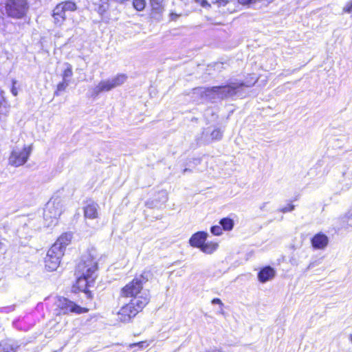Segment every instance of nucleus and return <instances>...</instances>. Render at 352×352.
Returning a JSON list of instances; mask_svg holds the SVG:
<instances>
[{
	"instance_id": "nucleus-41",
	"label": "nucleus",
	"mask_w": 352,
	"mask_h": 352,
	"mask_svg": "<svg viewBox=\"0 0 352 352\" xmlns=\"http://www.w3.org/2000/svg\"><path fill=\"white\" fill-rule=\"evenodd\" d=\"M350 340H351V341L352 342V334H351V336H350Z\"/></svg>"
},
{
	"instance_id": "nucleus-25",
	"label": "nucleus",
	"mask_w": 352,
	"mask_h": 352,
	"mask_svg": "<svg viewBox=\"0 0 352 352\" xmlns=\"http://www.w3.org/2000/svg\"><path fill=\"white\" fill-rule=\"evenodd\" d=\"M343 182H346V185H350L352 183V167L347 168L345 171L342 173Z\"/></svg>"
},
{
	"instance_id": "nucleus-31",
	"label": "nucleus",
	"mask_w": 352,
	"mask_h": 352,
	"mask_svg": "<svg viewBox=\"0 0 352 352\" xmlns=\"http://www.w3.org/2000/svg\"><path fill=\"white\" fill-rule=\"evenodd\" d=\"M0 352H14V349L8 345H0Z\"/></svg>"
},
{
	"instance_id": "nucleus-1",
	"label": "nucleus",
	"mask_w": 352,
	"mask_h": 352,
	"mask_svg": "<svg viewBox=\"0 0 352 352\" xmlns=\"http://www.w3.org/2000/svg\"><path fill=\"white\" fill-rule=\"evenodd\" d=\"M150 275L149 271L144 270L140 275L134 276L132 280L120 288V297L124 299H134L135 300H137L138 298L145 297L148 299V305L151 300L150 296L147 294H142V292L144 289V285L149 280Z\"/></svg>"
},
{
	"instance_id": "nucleus-9",
	"label": "nucleus",
	"mask_w": 352,
	"mask_h": 352,
	"mask_svg": "<svg viewBox=\"0 0 352 352\" xmlns=\"http://www.w3.org/2000/svg\"><path fill=\"white\" fill-rule=\"evenodd\" d=\"M65 253L52 245L47 251L44 258L45 268L48 272L56 271L59 267Z\"/></svg>"
},
{
	"instance_id": "nucleus-17",
	"label": "nucleus",
	"mask_w": 352,
	"mask_h": 352,
	"mask_svg": "<svg viewBox=\"0 0 352 352\" xmlns=\"http://www.w3.org/2000/svg\"><path fill=\"white\" fill-rule=\"evenodd\" d=\"M274 276V270L268 265L260 270L258 273V279L261 283H265L273 278Z\"/></svg>"
},
{
	"instance_id": "nucleus-8",
	"label": "nucleus",
	"mask_w": 352,
	"mask_h": 352,
	"mask_svg": "<svg viewBox=\"0 0 352 352\" xmlns=\"http://www.w3.org/2000/svg\"><path fill=\"white\" fill-rule=\"evenodd\" d=\"M127 76L124 74H118L112 79L101 80L98 85L94 87L91 92V96L97 97L102 92L109 91L114 88L122 85L126 80Z\"/></svg>"
},
{
	"instance_id": "nucleus-35",
	"label": "nucleus",
	"mask_w": 352,
	"mask_h": 352,
	"mask_svg": "<svg viewBox=\"0 0 352 352\" xmlns=\"http://www.w3.org/2000/svg\"><path fill=\"white\" fill-rule=\"evenodd\" d=\"M344 11L347 13H351L352 12V3L351 4L346 5L344 8Z\"/></svg>"
},
{
	"instance_id": "nucleus-7",
	"label": "nucleus",
	"mask_w": 352,
	"mask_h": 352,
	"mask_svg": "<svg viewBox=\"0 0 352 352\" xmlns=\"http://www.w3.org/2000/svg\"><path fill=\"white\" fill-rule=\"evenodd\" d=\"M98 270V265L96 258L91 255H85L76 263L74 268V274L94 277V274Z\"/></svg>"
},
{
	"instance_id": "nucleus-23",
	"label": "nucleus",
	"mask_w": 352,
	"mask_h": 352,
	"mask_svg": "<svg viewBox=\"0 0 352 352\" xmlns=\"http://www.w3.org/2000/svg\"><path fill=\"white\" fill-rule=\"evenodd\" d=\"M133 8L139 12L143 11L146 6V0H132Z\"/></svg>"
},
{
	"instance_id": "nucleus-20",
	"label": "nucleus",
	"mask_w": 352,
	"mask_h": 352,
	"mask_svg": "<svg viewBox=\"0 0 352 352\" xmlns=\"http://www.w3.org/2000/svg\"><path fill=\"white\" fill-rule=\"evenodd\" d=\"M219 247V243L216 241H208L204 242L202 248H201V251L203 252L210 254H212L214 251L217 250Z\"/></svg>"
},
{
	"instance_id": "nucleus-32",
	"label": "nucleus",
	"mask_w": 352,
	"mask_h": 352,
	"mask_svg": "<svg viewBox=\"0 0 352 352\" xmlns=\"http://www.w3.org/2000/svg\"><path fill=\"white\" fill-rule=\"evenodd\" d=\"M181 16L180 14H177L173 11H171L169 13V16L171 21H175L179 16Z\"/></svg>"
},
{
	"instance_id": "nucleus-4",
	"label": "nucleus",
	"mask_w": 352,
	"mask_h": 352,
	"mask_svg": "<svg viewBox=\"0 0 352 352\" xmlns=\"http://www.w3.org/2000/svg\"><path fill=\"white\" fill-rule=\"evenodd\" d=\"M3 7L7 16L14 19H23L29 10L28 0H5Z\"/></svg>"
},
{
	"instance_id": "nucleus-40",
	"label": "nucleus",
	"mask_w": 352,
	"mask_h": 352,
	"mask_svg": "<svg viewBox=\"0 0 352 352\" xmlns=\"http://www.w3.org/2000/svg\"><path fill=\"white\" fill-rule=\"evenodd\" d=\"M349 216H352V208L348 212Z\"/></svg>"
},
{
	"instance_id": "nucleus-5",
	"label": "nucleus",
	"mask_w": 352,
	"mask_h": 352,
	"mask_svg": "<svg viewBox=\"0 0 352 352\" xmlns=\"http://www.w3.org/2000/svg\"><path fill=\"white\" fill-rule=\"evenodd\" d=\"M77 8L76 3L69 0L57 3L52 12L54 24L57 27H61L67 19L66 12H75Z\"/></svg>"
},
{
	"instance_id": "nucleus-27",
	"label": "nucleus",
	"mask_w": 352,
	"mask_h": 352,
	"mask_svg": "<svg viewBox=\"0 0 352 352\" xmlns=\"http://www.w3.org/2000/svg\"><path fill=\"white\" fill-rule=\"evenodd\" d=\"M222 135V132L219 129H214L210 133L211 139L212 140H219L221 139Z\"/></svg>"
},
{
	"instance_id": "nucleus-11",
	"label": "nucleus",
	"mask_w": 352,
	"mask_h": 352,
	"mask_svg": "<svg viewBox=\"0 0 352 352\" xmlns=\"http://www.w3.org/2000/svg\"><path fill=\"white\" fill-rule=\"evenodd\" d=\"M243 82H233L228 85H221L220 96L221 98H227L236 95L238 90L245 87Z\"/></svg>"
},
{
	"instance_id": "nucleus-29",
	"label": "nucleus",
	"mask_w": 352,
	"mask_h": 352,
	"mask_svg": "<svg viewBox=\"0 0 352 352\" xmlns=\"http://www.w3.org/2000/svg\"><path fill=\"white\" fill-rule=\"evenodd\" d=\"M210 232L215 236H220L223 234V229L220 226H213L210 228Z\"/></svg>"
},
{
	"instance_id": "nucleus-3",
	"label": "nucleus",
	"mask_w": 352,
	"mask_h": 352,
	"mask_svg": "<svg viewBox=\"0 0 352 352\" xmlns=\"http://www.w3.org/2000/svg\"><path fill=\"white\" fill-rule=\"evenodd\" d=\"M56 315L62 316L69 314H81L89 312V309L81 307L76 302L64 296H58L55 302Z\"/></svg>"
},
{
	"instance_id": "nucleus-14",
	"label": "nucleus",
	"mask_w": 352,
	"mask_h": 352,
	"mask_svg": "<svg viewBox=\"0 0 352 352\" xmlns=\"http://www.w3.org/2000/svg\"><path fill=\"white\" fill-rule=\"evenodd\" d=\"M72 239V233L64 232L56 239L52 245L62 250L65 253L66 248L71 243Z\"/></svg>"
},
{
	"instance_id": "nucleus-36",
	"label": "nucleus",
	"mask_w": 352,
	"mask_h": 352,
	"mask_svg": "<svg viewBox=\"0 0 352 352\" xmlns=\"http://www.w3.org/2000/svg\"><path fill=\"white\" fill-rule=\"evenodd\" d=\"M211 302L212 304H218L220 306H223V302L221 300L220 298H213L211 301Z\"/></svg>"
},
{
	"instance_id": "nucleus-19",
	"label": "nucleus",
	"mask_w": 352,
	"mask_h": 352,
	"mask_svg": "<svg viewBox=\"0 0 352 352\" xmlns=\"http://www.w3.org/2000/svg\"><path fill=\"white\" fill-rule=\"evenodd\" d=\"M10 109V104L4 96V92L2 90H0V120L2 117H6L8 116Z\"/></svg>"
},
{
	"instance_id": "nucleus-18",
	"label": "nucleus",
	"mask_w": 352,
	"mask_h": 352,
	"mask_svg": "<svg viewBox=\"0 0 352 352\" xmlns=\"http://www.w3.org/2000/svg\"><path fill=\"white\" fill-rule=\"evenodd\" d=\"M62 213L60 208L58 207V204L55 203H52L51 204H48L46 207L44 215L47 218L55 219H57L59 218Z\"/></svg>"
},
{
	"instance_id": "nucleus-33",
	"label": "nucleus",
	"mask_w": 352,
	"mask_h": 352,
	"mask_svg": "<svg viewBox=\"0 0 352 352\" xmlns=\"http://www.w3.org/2000/svg\"><path fill=\"white\" fill-rule=\"evenodd\" d=\"M212 3H217L219 6H225L228 3V0H211Z\"/></svg>"
},
{
	"instance_id": "nucleus-39",
	"label": "nucleus",
	"mask_w": 352,
	"mask_h": 352,
	"mask_svg": "<svg viewBox=\"0 0 352 352\" xmlns=\"http://www.w3.org/2000/svg\"><path fill=\"white\" fill-rule=\"evenodd\" d=\"M149 3H153V2H164V0H148Z\"/></svg>"
},
{
	"instance_id": "nucleus-10",
	"label": "nucleus",
	"mask_w": 352,
	"mask_h": 352,
	"mask_svg": "<svg viewBox=\"0 0 352 352\" xmlns=\"http://www.w3.org/2000/svg\"><path fill=\"white\" fill-rule=\"evenodd\" d=\"M32 149L31 146H25L21 151H12L9 157V164L15 167L23 165L28 161Z\"/></svg>"
},
{
	"instance_id": "nucleus-13",
	"label": "nucleus",
	"mask_w": 352,
	"mask_h": 352,
	"mask_svg": "<svg viewBox=\"0 0 352 352\" xmlns=\"http://www.w3.org/2000/svg\"><path fill=\"white\" fill-rule=\"evenodd\" d=\"M150 12L149 16L151 19L160 21L162 19L163 14L165 11V6L164 2L149 3Z\"/></svg>"
},
{
	"instance_id": "nucleus-26",
	"label": "nucleus",
	"mask_w": 352,
	"mask_h": 352,
	"mask_svg": "<svg viewBox=\"0 0 352 352\" xmlns=\"http://www.w3.org/2000/svg\"><path fill=\"white\" fill-rule=\"evenodd\" d=\"M66 68L63 71L62 77L63 80H67V78H71L73 76L72 66L69 63H66Z\"/></svg>"
},
{
	"instance_id": "nucleus-22",
	"label": "nucleus",
	"mask_w": 352,
	"mask_h": 352,
	"mask_svg": "<svg viewBox=\"0 0 352 352\" xmlns=\"http://www.w3.org/2000/svg\"><path fill=\"white\" fill-rule=\"evenodd\" d=\"M101 3L98 6L96 9L97 12L100 15L103 16L106 14L109 8V1L106 0H100Z\"/></svg>"
},
{
	"instance_id": "nucleus-16",
	"label": "nucleus",
	"mask_w": 352,
	"mask_h": 352,
	"mask_svg": "<svg viewBox=\"0 0 352 352\" xmlns=\"http://www.w3.org/2000/svg\"><path fill=\"white\" fill-rule=\"evenodd\" d=\"M329 243V239L323 233H318L311 239V245L315 249H324Z\"/></svg>"
},
{
	"instance_id": "nucleus-15",
	"label": "nucleus",
	"mask_w": 352,
	"mask_h": 352,
	"mask_svg": "<svg viewBox=\"0 0 352 352\" xmlns=\"http://www.w3.org/2000/svg\"><path fill=\"white\" fill-rule=\"evenodd\" d=\"M208 237L207 232L204 231H198L194 233L189 239V244L193 247L201 250L204 242Z\"/></svg>"
},
{
	"instance_id": "nucleus-28",
	"label": "nucleus",
	"mask_w": 352,
	"mask_h": 352,
	"mask_svg": "<svg viewBox=\"0 0 352 352\" xmlns=\"http://www.w3.org/2000/svg\"><path fill=\"white\" fill-rule=\"evenodd\" d=\"M149 346V343L146 340L140 341L138 342H134L129 344L130 348H133L135 346H138L140 349H145Z\"/></svg>"
},
{
	"instance_id": "nucleus-30",
	"label": "nucleus",
	"mask_w": 352,
	"mask_h": 352,
	"mask_svg": "<svg viewBox=\"0 0 352 352\" xmlns=\"http://www.w3.org/2000/svg\"><path fill=\"white\" fill-rule=\"evenodd\" d=\"M221 89V85L207 87L206 89V92L217 94L220 95Z\"/></svg>"
},
{
	"instance_id": "nucleus-6",
	"label": "nucleus",
	"mask_w": 352,
	"mask_h": 352,
	"mask_svg": "<svg viewBox=\"0 0 352 352\" xmlns=\"http://www.w3.org/2000/svg\"><path fill=\"white\" fill-rule=\"evenodd\" d=\"M74 275L76 276V278L72 285L71 292L75 294L83 292L86 295L87 298L91 301L94 299V294L89 289V287L94 284L96 278L80 274Z\"/></svg>"
},
{
	"instance_id": "nucleus-21",
	"label": "nucleus",
	"mask_w": 352,
	"mask_h": 352,
	"mask_svg": "<svg viewBox=\"0 0 352 352\" xmlns=\"http://www.w3.org/2000/svg\"><path fill=\"white\" fill-rule=\"evenodd\" d=\"M219 223L223 230L224 231H230L234 228V221L232 219L229 217H223L219 221Z\"/></svg>"
},
{
	"instance_id": "nucleus-24",
	"label": "nucleus",
	"mask_w": 352,
	"mask_h": 352,
	"mask_svg": "<svg viewBox=\"0 0 352 352\" xmlns=\"http://www.w3.org/2000/svg\"><path fill=\"white\" fill-rule=\"evenodd\" d=\"M69 85V80H63L61 82H58L56 89L55 90L54 94L56 96H58L61 92L64 91Z\"/></svg>"
},
{
	"instance_id": "nucleus-2",
	"label": "nucleus",
	"mask_w": 352,
	"mask_h": 352,
	"mask_svg": "<svg viewBox=\"0 0 352 352\" xmlns=\"http://www.w3.org/2000/svg\"><path fill=\"white\" fill-rule=\"evenodd\" d=\"M148 305V299L138 298L124 303L116 312L117 320L120 323H130Z\"/></svg>"
},
{
	"instance_id": "nucleus-37",
	"label": "nucleus",
	"mask_w": 352,
	"mask_h": 352,
	"mask_svg": "<svg viewBox=\"0 0 352 352\" xmlns=\"http://www.w3.org/2000/svg\"><path fill=\"white\" fill-rule=\"evenodd\" d=\"M11 92L14 96H16L18 94L17 89L14 85L11 88Z\"/></svg>"
},
{
	"instance_id": "nucleus-38",
	"label": "nucleus",
	"mask_w": 352,
	"mask_h": 352,
	"mask_svg": "<svg viewBox=\"0 0 352 352\" xmlns=\"http://www.w3.org/2000/svg\"><path fill=\"white\" fill-rule=\"evenodd\" d=\"M294 209V206L290 204H287V212H291Z\"/></svg>"
},
{
	"instance_id": "nucleus-12",
	"label": "nucleus",
	"mask_w": 352,
	"mask_h": 352,
	"mask_svg": "<svg viewBox=\"0 0 352 352\" xmlns=\"http://www.w3.org/2000/svg\"><path fill=\"white\" fill-rule=\"evenodd\" d=\"M98 204L92 201L87 200L86 205L83 207V214L85 219H95L99 217Z\"/></svg>"
},
{
	"instance_id": "nucleus-34",
	"label": "nucleus",
	"mask_w": 352,
	"mask_h": 352,
	"mask_svg": "<svg viewBox=\"0 0 352 352\" xmlns=\"http://www.w3.org/2000/svg\"><path fill=\"white\" fill-rule=\"evenodd\" d=\"M196 2H197L202 7H204V8L210 7V4L208 2L207 0H196Z\"/></svg>"
}]
</instances>
